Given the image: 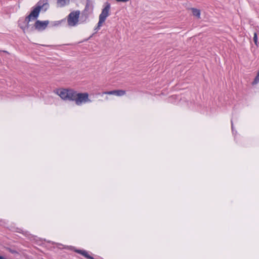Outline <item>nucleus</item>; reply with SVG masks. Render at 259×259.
<instances>
[{
  "label": "nucleus",
  "instance_id": "1a4fd4ad",
  "mask_svg": "<svg viewBox=\"0 0 259 259\" xmlns=\"http://www.w3.org/2000/svg\"><path fill=\"white\" fill-rule=\"evenodd\" d=\"M104 94L107 95H115L117 96H122L125 94V91L121 90H113L111 91L105 92H104Z\"/></svg>",
  "mask_w": 259,
  "mask_h": 259
},
{
  "label": "nucleus",
  "instance_id": "20e7f679",
  "mask_svg": "<svg viewBox=\"0 0 259 259\" xmlns=\"http://www.w3.org/2000/svg\"><path fill=\"white\" fill-rule=\"evenodd\" d=\"M50 22L49 20L40 21L36 20L34 24L33 27H31L30 30H33V28L38 31H41L46 29Z\"/></svg>",
  "mask_w": 259,
  "mask_h": 259
},
{
  "label": "nucleus",
  "instance_id": "9b49d317",
  "mask_svg": "<svg viewBox=\"0 0 259 259\" xmlns=\"http://www.w3.org/2000/svg\"><path fill=\"white\" fill-rule=\"evenodd\" d=\"M191 10L193 16L196 17L198 18H200V11L199 10L196 8H191Z\"/></svg>",
  "mask_w": 259,
  "mask_h": 259
},
{
  "label": "nucleus",
  "instance_id": "6e6552de",
  "mask_svg": "<svg viewBox=\"0 0 259 259\" xmlns=\"http://www.w3.org/2000/svg\"><path fill=\"white\" fill-rule=\"evenodd\" d=\"M77 92L72 89H68L66 100L74 101Z\"/></svg>",
  "mask_w": 259,
  "mask_h": 259
},
{
  "label": "nucleus",
  "instance_id": "dca6fc26",
  "mask_svg": "<svg viewBox=\"0 0 259 259\" xmlns=\"http://www.w3.org/2000/svg\"><path fill=\"white\" fill-rule=\"evenodd\" d=\"M115 1L117 2L126 3L127 2H128L130 0H115Z\"/></svg>",
  "mask_w": 259,
  "mask_h": 259
},
{
  "label": "nucleus",
  "instance_id": "aec40b11",
  "mask_svg": "<svg viewBox=\"0 0 259 259\" xmlns=\"http://www.w3.org/2000/svg\"><path fill=\"white\" fill-rule=\"evenodd\" d=\"M231 126H232V128H233V123H232Z\"/></svg>",
  "mask_w": 259,
  "mask_h": 259
},
{
  "label": "nucleus",
  "instance_id": "423d86ee",
  "mask_svg": "<svg viewBox=\"0 0 259 259\" xmlns=\"http://www.w3.org/2000/svg\"><path fill=\"white\" fill-rule=\"evenodd\" d=\"M93 9V5L92 2L87 0L85 9L82 12L81 18H84V20H85L89 15L92 13Z\"/></svg>",
  "mask_w": 259,
  "mask_h": 259
},
{
  "label": "nucleus",
  "instance_id": "9d476101",
  "mask_svg": "<svg viewBox=\"0 0 259 259\" xmlns=\"http://www.w3.org/2000/svg\"><path fill=\"white\" fill-rule=\"evenodd\" d=\"M31 21H33V20H32L31 19L29 18L27 16H26L25 17L24 21V23L25 24V26H20V28L23 30V31L24 33H25V31L29 28V27H30L29 22Z\"/></svg>",
  "mask_w": 259,
  "mask_h": 259
},
{
  "label": "nucleus",
  "instance_id": "4468645a",
  "mask_svg": "<svg viewBox=\"0 0 259 259\" xmlns=\"http://www.w3.org/2000/svg\"><path fill=\"white\" fill-rule=\"evenodd\" d=\"M253 40L256 46H258L257 35L256 33H254Z\"/></svg>",
  "mask_w": 259,
  "mask_h": 259
},
{
  "label": "nucleus",
  "instance_id": "2eb2a0df",
  "mask_svg": "<svg viewBox=\"0 0 259 259\" xmlns=\"http://www.w3.org/2000/svg\"><path fill=\"white\" fill-rule=\"evenodd\" d=\"M103 23H101L100 24V20L98 22V26H97V27L95 28V30H97L98 29H100V27L102 25V24Z\"/></svg>",
  "mask_w": 259,
  "mask_h": 259
},
{
  "label": "nucleus",
  "instance_id": "0eeeda50",
  "mask_svg": "<svg viewBox=\"0 0 259 259\" xmlns=\"http://www.w3.org/2000/svg\"><path fill=\"white\" fill-rule=\"evenodd\" d=\"M68 89H61L54 90V92L64 100H66Z\"/></svg>",
  "mask_w": 259,
  "mask_h": 259
},
{
  "label": "nucleus",
  "instance_id": "ddd939ff",
  "mask_svg": "<svg viewBox=\"0 0 259 259\" xmlns=\"http://www.w3.org/2000/svg\"><path fill=\"white\" fill-rule=\"evenodd\" d=\"M259 82V70L254 80L252 82V85H255Z\"/></svg>",
  "mask_w": 259,
  "mask_h": 259
},
{
  "label": "nucleus",
  "instance_id": "f8f14e48",
  "mask_svg": "<svg viewBox=\"0 0 259 259\" xmlns=\"http://www.w3.org/2000/svg\"><path fill=\"white\" fill-rule=\"evenodd\" d=\"M70 0H57V3L62 7L69 3Z\"/></svg>",
  "mask_w": 259,
  "mask_h": 259
},
{
  "label": "nucleus",
  "instance_id": "39448f33",
  "mask_svg": "<svg viewBox=\"0 0 259 259\" xmlns=\"http://www.w3.org/2000/svg\"><path fill=\"white\" fill-rule=\"evenodd\" d=\"M110 9V4L108 3H105V7L102 9V12L99 16L100 24L104 23L106 18L109 15V10Z\"/></svg>",
  "mask_w": 259,
  "mask_h": 259
},
{
  "label": "nucleus",
  "instance_id": "f257e3e1",
  "mask_svg": "<svg viewBox=\"0 0 259 259\" xmlns=\"http://www.w3.org/2000/svg\"><path fill=\"white\" fill-rule=\"evenodd\" d=\"M49 6L48 0H40L31 8L30 14L27 16L33 20H36L40 11L46 12Z\"/></svg>",
  "mask_w": 259,
  "mask_h": 259
},
{
  "label": "nucleus",
  "instance_id": "a211bd4d",
  "mask_svg": "<svg viewBox=\"0 0 259 259\" xmlns=\"http://www.w3.org/2000/svg\"><path fill=\"white\" fill-rule=\"evenodd\" d=\"M59 24V22H54L53 24V26H56Z\"/></svg>",
  "mask_w": 259,
  "mask_h": 259
},
{
  "label": "nucleus",
  "instance_id": "f03ea898",
  "mask_svg": "<svg viewBox=\"0 0 259 259\" xmlns=\"http://www.w3.org/2000/svg\"><path fill=\"white\" fill-rule=\"evenodd\" d=\"M92 100L89 98V94L87 92L79 93L77 92L75 103L78 106H80L82 104L90 103Z\"/></svg>",
  "mask_w": 259,
  "mask_h": 259
},
{
  "label": "nucleus",
  "instance_id": "7ed1b4c3",
  "mask_svg": "<svg viewBox=\"0 0 259 259\" xmlns=\"http://www.w3.org/2000/svg\"><path fill=\"white\" fill-rule=\"evenodd\" d=\"M80 15L79 11H75L71 12L68 16L67 22L70 26H75L78 22Z\"/></svg>",
  "mask_w": 259,
  "mask_h": 259
},
{
  "label": "nucleus",
  "instance_id": "6ab92c4d",
  "mask_svg": "<svg viewBox=\"0 0 259 259\" xmlns=\"http://www.w3.org/2000/svg\"><path fill=\"white\" fill-rule=\"evenodd\" d=\"M0 259H6L4 258L3 256L0 255Z\"/></svg>",
  "mask_w": 259,
  "mask_h": 259
},
{
  "label": "nucleus",
  "instance_id": "f3484780",
  "mask_svg": "<svg viewBox=\"0 0 259 259\" xmlns=\"http://www.w3.org/2000/svg\"><path fill=\"white\" fill-rule=\"evenodd\" d=\"M9 250L10 252H11L12 253H17V252L16 250H13L12 249L9 248Z\"/></svg>",
  "mask_w": 259,
  "mask_h": 259
}]
</instances>
